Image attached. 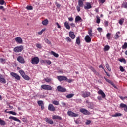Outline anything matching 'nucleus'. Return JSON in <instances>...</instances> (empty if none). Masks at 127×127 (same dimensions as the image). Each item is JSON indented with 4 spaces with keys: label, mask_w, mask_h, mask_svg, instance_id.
Returning <instances> with one entry per match:
<instances>
[{
    "label": "nucleus",
    "mask_w": 127,
    "mask_h": 127,
    "mask_svg": "<svg viewBox=\"0 0 127 127\" xmlns=\"http://www.w3.org/2000/svg\"><path fill=\"white\" fill-rule=\"evenodd\" d=\"M84 1L85 0H78V6L76 7L78 12L81 11V7H84Z\"/></svg>",
    "instance_id": "1"
},
{
    "label": "nucleus",
    "mask_w": 127,
    "mask_h": 127,
    "mask_svg": "<svg viewBox=\"0 0 127 127\" xmlns=\"http://www.w3.org/2000/svg\"><path fill=\"white\" fill-rule=\"evenodd\" d=\"M42 90H46L47 91H52V87L51 86L46 84H43L41 86Z\"/></svg>",
    "instance_id": "2"
},
{
    "label": "nucleus",
    "mask_w": 127,
    "mask_h": 127,
    "mask_svg": "<svg viewBox=\"0 0 127 127\" xmlns=\"http://www.w3.org/2000/svg\"><path fill=\"white\" fill-rule=\"evenodd\" d=\"M31 63L33 65H36L39 63V58L38 57H35L31 59Z\"/></svg>",
    "instance_id": "3"
},
{
    "label": "nucleus",
    "mask_w": 127,
    "mask_h": 127,
    "mask_svg": "<svg viewBox=\"0 0 127 127\" xmlns=\"http://www.w3.org/2000/svg\"><path fill=\"white\" fill-rule=\"evenodd\" d=\"M22 50H23V46L22 45L18 46L14 48V51L16 53L21 52Z\"/></svg>",
    "instance_id": "4"
},
{
    "label": "nucleus",
    "mask_w": 127,
    "mask_h": 127,
    "mask_svg": "<svg viewBox=\"0 0 127 127\" xmlns=\"http://www.w3.org/2000/svg\"><path fill=\"white\" fill-rule=\"evenodd\" d=\"M67 115L69 117H79V114L78 113H75L72 112V111H68L67 112Z\"/></svg>",
    "instance_id": "5"
},
{
    "label": "nucleus",
    "mask_w": 127,
    "mask_h": 127,
    "mask_svg": "<svg viewBox=\"0 0 127 127\" xmlns=\"http://www.w3.org/2000/svg\"><path fill=\"white\" fill-rule=\"evenodd\" d=\"M79 111L80 112V113L83 114V115H91V112H90L89 111L85 108H81L79 110Z\"/></svg>",
    "instance_id": "6"
},
{
    "label": "nucleus",
    "mask_w": 127,
    "mask_h": 127,
    "mask_svg": "<svg viewBox=\"0 0 127 127\" xmlns=\"http://www.w3.org/2000/svg\"><path fill=\"white\" fill-rule=\"evenodd\" d=\"M17 60L19 63H21V64H24V63H25L24 58L21 56H19L18 57H17Z\"/></svg>",
    "instance_id": "7"
},
{
    "label": "nucleus",
    "mask_w": 127,
    "mask_h": 127,
    "mask_svg": "<svg viewBox=\"0 0 127 127\" xmlns=\"http://www.w3.org/2000/svg\"><path fill=\"white\" fill-rule=\"evenodd\" d=\"M57 90L58 92H60V93H64V92H66L67 91V89H66V88L62 87L60 85L58 86Z\"/></svg>",
    "instance_id": "8"
},
{
    "label": "nucleus",
    "mask_w": 127,
    "mask_h": 127,
    "mask_svg": "<svg viewBox=\"0 0 127 127\" xmlns=\"http://www.w3.org/2000/svg\"><path fill=\"white\" fill-rule=\"evenodd\" d=\"M10 75L12 77H13L16 79V80H18V81H19L20 80V76L17 74V73H15L14 72H11Z\"/></svg>",
    "instance_id": "9"
},
{
    "label": "nucleus",
    "mask_w": 127,
    "mask_h": 127,
    "mask_svg": "<svg viewBox=\"0 0 127 127\" xmlns=\"http://www.w3.org/2000/svg\"><path fill=\"white\" fill-rule=\"evenodd\" d=\"M57 79L60 82L62 81H67V80H68L67 77L64 76H57Z\"/></svg>",
    "instance_id": "10"
},
{
    "label": "nucleus",
    "mask_w": 127,
    "mask_h": 127,
    "mask_svg": "<svg viewBox=\"0 0 127 127\" xmlns=\"http://www.w3.org/2000/svg\"><path fill=\"white\" fill-rule=\"evenodd\" d=\"M91 96V93L88 91H83L82 92V96L83 98H87L88 97H90Z\"/></svg>",
    "instance_id": "11"
},
{
    "label": "nucleus",
    "mask_w": 127,
    "mask_h": 127,
    "mask_svg": "<svg viewBox=\"0 0 127 127\" xmlns=\"http://www.w3.org/2000/svg\"><path fill=\"white\" fill-rule=\"evenodd\" d=\"M104 78L105 79V81H106V82H107L108 83L110 84L113 87H114L115 89H117V86L116 85H115V84H114L113 82L109 80L108 79H107L105 77H104Z\"/></svg>",
    "instance_id": "12"
},
{
    "label": "nucleus",
    "mask_w": 127,
    "mask_h": 127,
    "mask_svg": "<svg viewBox=\"0 0 127 127\" xmlns=\"http://www.w3.org/2000/svg\"><path fill=\"white\" fill-rule=\"evenodd\" d=\"M92 8V4L90 2H86L85 5L84 6V9L88 10V9H91Z\"/></svg>",
    "instance_id": "13"
},
{
    "label": "nucleus",
    "mask_w": 127,
    "mask_h": 127,
    "mask_svg": "<svg viewBox=\"0 0 127 127\" xmlns=\"http://www.w3.org/2000/svg\"><path fill=\"white\" fill-rule=\"evenodd\" d=\"M48 110L51 112H54V111H55V107H54L53 104H50L48 106Z\"/></svg>",
    "instance_id": "14"
},
{
    "label": "nucleus",
    "mask_w": 127,
    "mask_h": 127,
    "mask_svg": "<svg viewBox=\"0 0 127 127\" xmlns=\"http://www.w3.org/2000/svg\"><path fill=\"white\" fill-rule=\"evenodd\" d=\"M15 40L16 42H17V43H19L20 44H21L23 42L22 39L20 37H17L15 38Z\"/></svg>",
    "instance_id": "15"
},
{
    "label": "nucleus",
    "mask_w": 127,
    "mask_h": 127,
    "mask_svg": "<svg viewBox=\"0 0 127 127\" xmlns=\"http://www.w3.org/2000/svg\"><path fill=\"white\" fill-rule=\"evenodd\" d=\"M84 39L86 42H87V43H90V42L92 41V38H91V37H90V36L89 35L86 36L84 38Z\"/></svg>",
    "instance_id": "16"
},
{
    "label": "nucleus",
    "mask_w": 127,
    "mask_h": 127,
    "mask_svg": "<svg viewBox=\"0 0 127 127\" xmlns=\"http://www.w3.org/2000/svg\"><path fill=\"white\" fill-rule=\"evenodd\" d=\"M98 95H101L102 98H103V99L106 98V94H105V93H104V91H103V90H99V91L98 92Z\"/></svg>",
    "instance_id": "17"
},
{
    "label": "nucleus",
    "mask_w": 127,
    "mask_h": 127,
    "mask_svg": "<svg viewBox=\"0 0 127 127\" xmlns=\"http://www.w3.org/2000/svg\"><path fill=\"white\" fill-rule=\"evenodd\" d=\"M120 107L122 109L123 108H124V110L125 112H127V105H126V104H125L124 103H121L120 104Z\"/></svg>",
    "instance_id": "18"
},
{
    "label": "nucleus",
    "mask_w": 127,
    "mask_h": 127,
    "mask_svg": "<svg viewBox=\"0 0 127 127\" xmlns=\"http://www.w3.org/2000/svg\"><path fill=\"white\" fill-rule=\"evenodd\" d=\"M69 36L71 38V39H75V38H76V35H75L74 32L72 31L69 32Z\"/></svg>",
    "instance_id": "19"
},
{
    "label": "nucleus",
    "mask_w": 127,
    "mask_h": 127,
    "mask_svg": "<svg viewBox=\"0 0 127 127\" xmlns=\"http://www.w3.org/2000/svg\"><path fill=\"white\" fill-rule=\"evenodd\" d=\"M0 83L2 84H5L6 83V80L4 78H3L2 75H0Z\"/></svg>",
    "instance_id": "20"
},
{
    "label": "nucleus",
    "mask_w": 127,
    "mask_h": 127,
    "mask_svg": "<svg viewBox=\"0 0 127 127\" xmlns=\"http://www.w3.org/2000/svg\"><path fill=\"white\" fill-rule=\"evenodd\" d=\"M9 119H12L14 121H16V122H18L19 123H21V121H20V120L17 119V118L16 117H14L13 116H10L9 117Z\"/></svg>",
    "instance_id": "21"
},
{
    "label": "nucleus",
    "mask_w": 127,
    "mask_h": 127,
    "mask_svg": "<svg viewBox=\"0 0 127 127\" xmlns=\"http://www.w3.org/2000/svg\"><path fill=\"white\" fill-rule=\"evenodd\" d=\"M52 119L53 120H62V118L58 115H53Z\"/></svg>",
    "instance_id": "22"
},
{
    "label": "nucleus",
    "mask_w": 127,
    "mask_h": 127,
    "mask_svg": "<svg viewBox=\"0 0 127 127\" xmlns=\"http://www.w3.org/2000/svg\"><path fill=\"white\" fill-rule=\"evenodd\" d=\"M75 22H78V21L82 22L83 21V20L82 19V18H81V17H80L79 16H77L75 18Z\"/></svg>",
    "instance_id": "23"
},
{
    "label": "nucleus",
    "mask_w": 127,
    "mask_h": 127,
    "mask_svg": "<svg viewBox=\"0 0 127 127\" xmlns=\"http://www.w3.org/2000/svg\"><path fill=\"white\" fill-rule=\"evenodd\" d=\"M51 54H52V55H53V56H54V57H56V58L59 57V54L55 53V52L53 51H51Z\"/></svg>",
    "instance_id": "24"
},
{
    "label": "nucleus",
    "mask_w": 127,
    "mask_h": 127,
    "mask_svg": "<svg viewBox=\"0 0 127 127\" xmlns=\"http://www.w3.org/2000/svg\"><path fill=\"white\" fill-rule=\"evenodd\" d=\"M45 121L46 122V123H48V124H50V125H53V121L49 118H46Z\"/></svg>",
    "instance_id": "25"
},
{
    "label": "nucleus",
    "mask_w": 127,
    "mask_h": 127,
    "mask_svg": "<svg viewBox=\"0 0 127 127\" xmlns=\"http://www.w3.org/2000/svg\"><path fill=\"white\" fill-rule=\"evenodd\" d=\"M64 24V26H65V28H66V29H68V30H69V29H70L71 27H70V25H69V23L67 21L65 22Z\"/></svg>",
    "instance_id": "26"
},
{
    "label": "nucleus",
    "mask_w": 127,
    "mask_h": 127,
    "mask_svg": "<svg viewBox=\"0 0 127 127\" xmlns=\"http://www.w3.org/2000/svg\"><path fill=\"white\" fill-rule=\"evenodd\" d=\"M76 43L78 44V45H80L81 44V38L80 37H77L76 40Z\"/></svg>",
    "instance_id": "27"
},
{
    "label": "nucleus",
    "mask_w": 127,
    "mask_h": 127,
    "mask_svg": "<svg viewBox=\"0 0 127 127\" xmlns=\"http://www.w3.org/2000/svg\"><path fill=\"white\" fill-rule=\"evenodd\" d=\"M42 23L43 25H44L45 26H46L49 23V21L48 19H45L43 21H42Z\"/></svg>",
    "instance_id": "28"
},
{
    "label": "nucleus",
    "mask_w": 127,
    "mask_h": 127,
    "mask_svg": "<svg viewBox=\"0 0 127 127\" xmlns=\"http://www.w3.org/2000/svg\"><path fill=\"white\" fill-rule=\"evenodd\" d=\"M120 35H121V33H120V32H117L114 36L115 39H118V38L120 37Z\"/></svg>",
    "instance_id": "29"
},
{
    "label": "nucleus",
    "mask_w": 127,
    "mask_h": 127,
    "mask_svg": "<svg viewBox=\"0 0 127 127\" xmlns=\"http://www.w3.org/2000/svg\"><path fill=\"white\" fill-rule=\"evenodd\" d=\"M44 80L45 81V82H46V83H50L51 82H52V79L49 78L48 77L44 78Z\"/></svg>",
    "instance_id": "30"
},
{
    "label": "nucleus",
    "mask_w": 127,
    "mask_h": 127,
    "mask_svg": "<svg viewBox=\"0 0 127 127\" xmlns=\"http://www.w3.org/2000/svg\"><path fill=\"white\" fill-rule=\"evenodd\" d=\"M22 77L23 78V79H24V80H26V81H29V80H30V78L29 77V76H28L26 74H25L24 76H22Z\"/></svg>",
    "instance_id": "31"
},
{
    "label": "nucleus",
    "mask_w": 127,
    "mask_h": 127,
    "mask_svg": "<svg viewBox=\"0 0 127 127\" xmlns=\"http://www.w3.org/2000/svg\"><path fill=\"white\" fill-rule=\"evenodd\" d=\"M6 124V123L5 122V121L1 120V119H0V125H1V126H5Z\"/></svg>",
    "instance_id": "32"
},
{
    "label": "nucleus",
    "mask_w": 127,
    "mask_h": 127,
    "mask_svg": "<svg viewBox=\"0 0 127 127\" xmlns=\"http://www.w3.org/2000/svg\"><path fill=\"white\" fill-rule=\"evenodd\" d=\"M74 94L73 93H71V94H68L66 96V97L67 99H71V98H73V97H74Z\"/></svg>",
    "instance_id": "33"
},
{
    "label": "nucleus",
    "mask_w": 127,
    "mask_h": 127,
    "mask_svg": "<svg viewBox=\"0 0 127 127\" xmlns=\"http://www.w3.org/2000/svg\"><path fill=\"white\" fill-rule=\"evenodd\" d=\"M90 70H91V71L92 72H93V73H94V74H96V75H98L99 74L98 73V72H97V71L96 70H95V68H94V67H90Z\"/></svg>",
    "instance_id": "34"
},
{
    "label": "nucleus",
    "mask_w": 127,
    "mask_h": 127,
    "mask_svg": "<svg viewBox=\"0 0 127 127\" xmlns=\"http://www.w3.org/2000/svg\"><path fill=\"white\" fill-rule=\"evenodd\" d=\"M42 62L43 63L46 62L48 65H51V62L50 61V60H45V61H42Z\"/></svg>",
    "instance_id": "35"
},
{
    "label": "nucleus",
    "mask_w": 127,
    "mask_h": 127,
    "mask_svg": "<svg viewBox=\"0 0 127 127\" xmlns=\"http://www.w3.org/2000/svg\"><path fill=\"white\" fill-rule=\"evenodd\" d=\"M122 49H126L127 48V42H125L124 43V44L122 46Z\"/></svg>",
    "instance_id": "36"
},
{
    "label": "nucleus",
    "mask_w": 127,
    "mask_h": 127,
    "mask_svg": "<svg viewBox=\"0 0 127 127\" xmlns=\"http://www.w3.org/2000/svg\"><path fill=\"white\" fill-rule=\"evenodd\" d=\"M52 103L54 105H55V106H58L59 105V101H56V100L53 101Z\"/></svg>",
    "instance_id": "37"
},
{
    "label": "nucleus",
    "mask_w": 127,
    "mask_h": 127,
    "mask_svg": "<svg viewBox=\"0 0 127 127\" xmlns=\"http://www.w3.org/2000/svg\"><path fill=\"white\" fill-rule=\"evenodd\" d=\"M109 49H110V46H109L108 45H105L104 48V50L105 51H108V50H109Z\"/></svg>",
    "instance_id": "38"
},
{
    "label": "nucleus",
    "mask_w": 127,
    "mask_h": 127,
    "mask_svg": "<svg viewBox=\"0 0 127 127\" xmlns=\"http://www.w3.org/2000/svg\"><path fill=\"white\" fill-rule=\"evenodd\" d=\"M8 114H10L11 115H13V116H16L17 113L16 112H13L12 111H8Z\"/></svg>",
    "instance_id": "39"
},
{
    "label": "nucleus",
    "mask_w": 127,
    "mask_h": 127,
    "mask_svg": "<svg viewBox=\"0 0 127 127\" xmlns=\"http://www.w3.org/2000/svg\"><path fill=\"white\" fill-rule=\"evenodd\" d=\"M122 116V114L120 113H116L114 115H112V117H121Z\"/></svg>",
    "instance_id": "40"
},
{
    "label": "nucleus",
    "mask_w": 127,
    "mask_h": 127,
    "mask_svg": "<svg viewBox=\"0 0 127 127\" xmlns=\"http://www.w3.org/2000/svg\"><path fill=\"white\" fill-rule=\"evenodd\" d=\"M118 60H119L120 62H123V63H124V64H126V60H125L124 58L119 59Z\"/></svg>",
    "instance_id": "41"
},
{
    "label": "nucleus",
    "mask_w": 127,
    "mask_h": 127,
    "mask_svg": "<svg viewBox=\"0 0 127 127\" xmlns=\"http://www.w3.org/2000/svg\"><path fill=\"white\" fill-rule=\"evenodd\" d=\"M118 23L120 24V25H123V23H124V18H121L119 20Z\"/></svg>",
    "instance_id": "42"
},
{
    "label": "nucleus",
    "mask_w": 127,
    "mask_h": 127,
    "mask_svg": "<svg viewBox=\"0 0 127 127\" xmlns=\"http://www.w3.org/2000/svg\"><path fill=\"white\" fill-rule=\"evenodd\" d=\"M96 18H97L96 23H97L98 24H99L100 22H101V19H100V16H97Z\"/></svg>",
    "instance_id": "43"
},
{
    "label": "nucleus",
    "mask_w": 127,
    "mask_h": 127,
    "mask_svg": "<svg viewBox=\"0 0 127 127\" xmlns=\"http://www.w3.org/2000/svg\"><path fill=\"white\" fill-rule=\"evenodd\" d=\"M19 73H20V75L22 76V77H23L24 75H25V73L24 72V71H23L22 70H19Z\"/></svg>",
    "instance_id": "44"
},
{
    "label": "nucleus",
    "mask_w": 127,
    "mask_h": 127,
    "mask_svg": "<svg viewBox=\"0 0 127 127\" xmlns=\"http://www.w3.org/2000/svg\"><path fill=\"white\" fill-rule=\"evenodd\" d=\"M122 7H124V8H127V2H123Z\"/></svg>",
    "instance_id": "45"
},
{
    "label": "nucleus",
    "mask_w": 127,
    "mask_h": 127,
    "mask_svg": "<svg viewBox=\"0 0 127 127\" xmlns=\"http://www.w3.org/2000/svg\"><path fill=\"white\" fill-rule=\"evenodd\" d=\"M45 30H46V29H43L41 31L38 32V34H39V35H41V34L44 32Z\"/></svg>",
    "instance_id": "46"
},
{
    "label": "nucleus",
    "mask_w": 127,
    "mask_h": 127,
    "mask_svg": "<svg viewBox=\"0 0 127 127\" xmlns=\"http://www.w3.org/2000/svg\"><path fill=\"white\" fill-rule=\"evenodd\" d=\"M38 104L39 105V106H42V105H43V101H42V100H39L37 102Z\"/></svg>",
    "instance_id": "47"
},
{
    "label": "nucleus",
    "mask_w": 127,
    "mask_h": 127,
    "mask_svg": "<svg viewBox=\"0 0 127 127\" xmlns=\"http://www.w3.org/2000/svg\"><path fill=\"white\" fill-rule=\"evenodd\" d=\"M26 9H27V10H32V9H33V8L32 6H27L26 7Z\"/></svg>",
    "instance_id": "48"
},
{
    "label": "nucleus",
    "mask_w": 127,
    "mask_h": 127,
    "mask_svg": "<svg viewBox=\"0 0 127 127\" xmlns=\"http://www.w3.org/2000/svg\"><path fill=\"white\" fill-rule=\"evenodd\" d=\"M106 67L107 70H108V71L111 72V68L110 67V66L109 65V64L108 63L106 64Z\"/></svg>",
    "instance_id": "49"
},
{
    "label": "nucleus",
    "mask_w": 127,
    "mask_h": 127,
    "mask_svg": "<svg viewBox=\"0 0 127 127\" xmlns=\"http://www.w3.org/2000/svg\"><path fill=\"white\" fill-rule=\"evenodd\" d=\"M92 31H93L91 29L88 31V34L91 37L93 36V34L92 33Z\"/></svg>",
    "instance_id": "50"
},
{
    "label": "nucleus",
    "mask_w": 127,
    "mask_h": 127,
    "mask_svg": "<svg viewBox=\"0 0 127 127\" xmlns=\"http://www.w3.org/2000/svg\"><path fill=\"white\" fill-rule=\"evenodd\" d=\"M104 26L105 27L109 26V22H108V21H104Z\"/></svg>",
    "instance_id": "51"
},
{
    "label": "nucleus",
    "mask_w": 127,
    "mask_h": 127,
    "mask_svg": "<svg viewBox=\"0 0 127 127\" xmlns=\"http://www.w3.org/2000/svg\"><path fill=\"white\" fill-rule=\"evenodd\" d=\"M36 46L37 48H41V44L37 43L36 44Z\"/></svg>",
    "instance_id": "52"
},
{
    "label": "nucleus",
    "mask_w": 127,
    "mask_h": 127,
    "mask_svg": "<svg viewBox=\"0 0 127 127\" xmlns=\"http://www.w3.org/2000/svg\"><path fill=\"white\" fill-rule=\"evenodd\" d=\"M66 40L68 41L69 42H72V39H71L69 37H67L65 38Z\"/></svg>",
    "instance_id": "53"
},
{
    "label": "nucleus",
    "mask_w": 127,
    "mask_h": 127,
    "mask_svg": "<svg viewBox=\"0 0 127 127\" xmlns=\"http://www.w3.org/2000/svg\"><path fill=\"white\" fill-rule=\"evenodd\" d=\"M91 123H92V121L87 120L86 122H85V124L86 125H90L91 124Z\"/></svg>",
    "instance_id": "54"
},
{
    "label": "nucleus",
    "mask_w": 127,
    "mask_h": 127,
    "mask_svg": "<svg viewBox=\"0 0 127 127\" xmlns=\"http://www.w3.org/2000/svg\"><path fill=\"white\" fill-rule=\"evenodd\" d=\"M46 43H47L48 44H51V41H49V40L46 39L45 40Z\"/></svg>",
    "instance_id": "55"
},
{
    "label": "nucleus",
    "mask_w": 127,
    "mask_h": 127,
    "mask_svg": "<svg viewBox=\"0 0 127 127\" xmlns=\"http://www.w3.org/2000/svg\"><path fill=\"white\" fill-rule=\"evenodd\" d=\"M4 0H0V4L1 5H3V4H4Z\"/></svg>",
    "instance_id": "56"
},
{
    "label": "nucleus",
    "mask_w": 127,
    "mask_h": 127,
    "mask_svg": "<svg viewBox=\"0 0 127 127\" xmlns=\"http://www.w3.org/2000/svg\"><path fill=\"white\" fill-rule=\"evenodd\" d=\"M119 69L121 72H125V69L122 67V66H120Z\"/></svg>",
    "instance_id": "57"
},
{
    "label": "nucleus",
    "mask_w": 127,
    "mask_h": 127,
    "mask_svg": "<svg viewBox=\"0 0 127 127\" xmlns=\"http://www.w3.org/2000/svg\"><path fill=\"white\" fill-rule=\"evenodd\" d=\"M97 30L100 33L103 32V29H102V28H98Z\"/></svg>",
    "instance_id": "58"
},
{
    "label": "nucleus",
    "mask_w": 127,
    "mask_h": 127,
    "mask_svg": "<svg viewBox=\"0 0 127 127\" xmlns=\"http://www.w3.org/2000/svg\"><path fill=\"white\" fill-rule=\"evenodd\" d=\"M111 36V34L108 33L106 35V37L108 38V39H110V37Z\"/></svg>",
    "instance_id": "59"
},
{
    "label": "nucleus",
    "mask_w": 127,
    "mask_h": 127,
    "mask_svg": "<svg viewBox=\"0 0 127 127\" xmlns=\"http://www.w3.org/2000/svg\"><path fill=\"white\" fill-rule=\"evenodd\" d=\"M106 2V0H99V2L101 3H104Z\"/></svg>",
    "instance_id": "60"
},
{
    "label": "nucleus",
    "mask_w": 127,
    "mask_h": 127,
    "mask_svg": "<svg viewBox=\"0 0 127 127\" xmlns=\"http://www.w3.org/2000/svg\"><path fill=\"white\" fill-rule=\"evenodd\" d=\"M56 6L58 7V8H59L61 5H60V4L57 3V2H56Z\"/></svg>",
    "instance_id": "61"
},
{
    "label": "nucleus",
    "mask_w": 127,
    "mask_h": 127,
    "mask_svg": "<svg viewBox=\"0 0 127 127\" xmlns=\"http://www.w3.org/2000/svg\"><path fill=\"white\" fill-rule=\"evenodd\" d=\"M56 24L58 28H61V26H60V25H59V24L58 22H56Z\"/></svg>",
    "instance_id": "62"
},
{
    "label": "nucleus",
    "mask_w": 127,
    "mask_h": 127,
    "mask_svg": "<svg viewBox=\"0 0 127 127\" xmlns=\"http://www.w3.org/2000/svg\"><path fill=\"white\" fill-rule=\"evenodd\" d=\"M97 99L98 100H99V101H102V97L99 96L97 97Z\"/></svg>",
    "instance_id": "63"
},
{
    "label": "nucleus",
    "mask_w": 127,
    "mask_h": 127,
    "mask_svg": "<svg viewBox=\"0 0 127 127\" xmlns=\"http://www.w3.org/2000/svg\"><path fill=\"white\" fill-rule=\"evenodd\" d=\"M0 9L4 11V7L3 6H0Z\"/></svg>",
    "instance_id": "64"
}]
</instances>
